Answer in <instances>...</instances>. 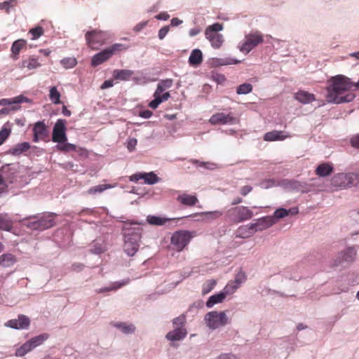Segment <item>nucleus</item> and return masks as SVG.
Returning a JSON list of instances; mask_svg holds the SVG:
<instances>
[{"instance_id":"nucleus-1","label":"nucleus","mask_w":359,"mask_h":359,"mask_svg":"<svg viewBox=\"0 0 359 359\" xmlns=\"http://www.w3.org/2000/svg\"><path fill=\"white\" fill-rule=\"evenodd\" d=\"M353 88V82L348 77L341 74L332 76L327 81V100L335 104L351 102L355 97Z\"/></svg>"},{"instance_id":"nucleus-2","label":"nucleus","mask_w":359,"mask_h":359,"mask_svg":"<svg viewBox=\"0 0 359 359\" xmlns=\"http://www.w3.org/2000/svg\"><path fill=\"white\" fill-rule=\"evenodd\" d=\"M127 49L128 47L122 43H114L95 54L92 58L91 65L97 67L109 60L114 55Z\"/></svg>"},{"instance_id":"nucleus-3","label":"nucleus","mask_w":359,"mask_h":359,"mask_svg":"<svg viewBox=\"0 0 359 359\" xmlns=\"http://www.w3.org/2000/svg\"><path fill=\"white\" fill-rule=\"evenodd\" d=\"M126 224L123 227L125 232V243L123 245L124 251L128 256H133L139 249V241L140 239V229H137L136 231H133L131 233L126 232L130 229L126 226Z\"/></svg>"},{"instance_id":"nucleus-4","label":"nucleus","mask_w":359,"mask_h":359,"mask_svg":"<svg viewBox=\"0 0 359 359\" xmlns=\"http://www.w3.org/2000/svg\"><path fill=\"white\" fill-rule=\"evenodd\" d=\"M195 236V231L187 230L177 231L171 236V245L175 250L181 252Z\"/></svg>"},{"instance_id":"nucleus-5","label":"nucleus","mask_w":359,"mask_h":359,"mask_svg":"<svg viewBox=\"0 0 359 359\" xmlns=\"http://www.w3.org/2000/svg\"><path fill=\"white\" fill-rule=\"evenodd\" d=\"M253 212L247 206L240 205L230 208L227 211L226 217L235 224L241 223L252 218Z\"/></svg>"},{"instance_id":"nucleus-6","label":"nucleus","mask_w":359,"mask_h":359,"mask_svg":"<svg viewBox=\"0 0 359 359\" xmlns=\"http://www.w3.org/2000/svg\"><path fill=\"white\" fill-rule=\"evenodd\" d=\"M263 41L264 37L261 32L258 31L251 32L245 35L244 42L239 47L240 50L248 54L259 44L262 43Z\"/></svg>"},{"instance_id":"nucleus-7","label":"nucleus","mask_w":359,"mask_h":359,"mask_svg":"<svg viewBox=\"0 0 359 359\" xmlns=\"http://www.w3.org/2000/svg\"><path fill=\"white\" fill-rule=\"evenodd\" d=\"M205 320L207 326L212 330L228 323V318L224 311H210L205 315Z\"/></svg>"},{"instance_id":"nucleus-8","label":"nucleus","mask_w":359,"mask_h":359,"mask_svg":"<svg viewBox=\"0 0 359 359\" xmlns=\"http://www.w3.org/2000/svg\"><path fill=\"white\" fill-rule=\"evenodd\" d=\"M55 224V215L45 214L37 220L28 221L26 225L33 230L43 231L53 227Z\"/></svg>"},{"instance_id":"nucleus-9","label":"nucleus","mask_w":359,"mask_h":359,"mask_svg":"<svg viewBox=\"0 0 359 359\" xmlns=\"http://www.w3.org/2000/svg\"><path fill=\"white\" fill-rule=\"evenodd\" d=\"M85 38L87 45L93 50H97L106 41L104 32L100 30L87 32Z\"/></svg>"},{"instance_id":"nucleus-10","label":"nucleus","mask_w":359,"mask_h":359,"mask_svg":"<svg viewBox=\"0 0 359 359\" xmlns=\"http://www.w3.org/2000/svg\"><path fill=\"white\" fill-rule=\"evenodd\" d=\"M66 123L65 119H58L55 123L52 134V140L56 143H62L67 142V136L66 134Z\"/></svg>"},{"instance_id":"nucleus-11","label":"nucleus","mask_w":359,"mask_h":359,"mask_svg":"<svg viewBox=\"0 0 359 359\" xmlns=\"http://www.w3.org/2000/svg\"><path fill=\"white\" fill-rule=\"evenodd\" d=\"M238 122L236 117L231 113L224 114L223 112H218L211 116L209 119V123L213 126L215 125H233Z\"/></svg>"},{"instance_id":"nucleus-12","label":"nucleus","mask_w":359,"mask_h":359,"mask_svg":"<svg viewBox=\"0 0 359 359\" xmlns=\"http://www.w3.org/2000/svg\"><path fill=\"white\" fill-rule=\"evenodd\" d=\"M356 251L353 248H348L345 250L340 252L336 259L334 260L333 265L339 266L344 262L350 263L355 259Z\"/></svg>"},{"instance_id":"nucleus-13","label":"nucleus","mask_w":359,"mask_h":359,"mask_svg":"<svg viewBox=\"0 0 359 359\" xmlns=\"http://www.w3.org/2000/svg\"><path fill=\"white\" fill-rule=\"evenodd\" d=\"M140 180H144V182L147 184H154L159 182V177L153 172H144V173H137L133 175L130 177V181L137 182Z\"/></svg>"},{"instance_id":"nucleus-14","label":"nucleus","mask_w":359,"mask_h":359,"mask_svg":"<svg viewBox=\"0 0 359 359\" xmlns=\"http://www.w3.org/2000/svg\"><path fill=\"white\" fill-rule=\"evenodd\" d=\"M30 324L29 318L24 315L18 316V319H12L7 321L5 323L6 327H9L14 329H27Z\"/></svg>"},{"instance_id":"nucleus-15","label":"nucleus","mask_w":359,"mask_h":359,"mask_svg":"<svg viewBox=\"0 0 359 359\" xmlns=\"http://www.w3.org/2000/svg\"><path fill=\"white\" fill-rule=\"evenodd\" d=\"M276 224V221L273 217L266 216L257 219L255 222L252 223L254 229L257 231L265 230Z\"/></svg>"},{"instance_id":"nucleus-16","label":"nucleus","mask_w":359,"mask_h":359,"mask_svg":"<svg viewBox=\"0 0 359 359\" xmlns=\"http://www.w3.org/2000/svg\"><path fill=\"white\" fill-rule=\"evenodd\" d=\"M41 66V65L39 62V58L34 55H31L22 60V61L18 65V68L22 70L24 69L32 70L39 68Z\"/></svg>"},{"instance_id":"nucleus-17","label":"nucleus","mask_w":359,"mask_h":359,"mask_svg":"<svg viewBox=\"0 0 359 359\" xmlns=\"http://www.w3.org/2000/svg\"><path fill=\"white\" fill-rule=\"evenodd\" d=\"M34 137L33 141L38 142L40 140H43L48 134L47 127L43 121L36 122L33 128Z\"/></svg>"},{"instance_id":"nucleus-18","label":"nucleus","mask_w":359,"mask_h":359,"mask_svg":"<svg viewBox=\"0 0 359 359\" xmlns=\"http://www.w3.org/2000/svg\"><path fill=\"white\" fill-rule=\"evenodd\" d=\"M290 137V135L285 134L283 131L272 130L264 134V140L267 142L283 141Z\"/></svg>"},{"instance_id":"nucleus-19","label":"nucleus","mask_w":359,"mask_h":359,"mask_svg":"<svg viewBox=\"0 0 359 359\" xmlns=\"http://www.w3.org/2000/svg\"><path fill=\"white\" fill-rule=\"evenodd\" d=\"M206 38L210 41L211 45L215 48H219L224 42L223 36L219 33H213L210 30L205 31Z\"/></svg>"},{"instance_id":"nucleus-20","label":"nucleus","mask_w":359,"mask_h":359,"mask_svg":"<svg viewBox=\"0 0 359 359\" xmlns=\"http://www.w3.org/2000/svg\"><path fill=\"white\" fill-rule=\"evenodd\" d=\"M256 232L252 223L247 225H242L236 230V237L246 238H250Z\"/></svg>"},{"instance_id":"nucleus-21","label":"nucleus","mask_w":359,"mask_h":359,"mask_svg":"<svg viewBox=\"0 0 359 359\" xmlns=\"http://www.w3.org/2000/svg\"><path fill=\"white\" fill-rule=\"evenodd\" d=\"M332 185L339 188L348 187V173H337L332 178Z\"/></svg>"},{"instance_id":"nucleus-22","label":"nucleus","mask_w":359,"mask_h":359,"mask_svg":"<svg viewBox=\"0 0 359 359\" xmlns=\"http://www.w3.org/2000/svg\"><path fill=\"white\" fill-rule=\"evenodd\" d=\"M294 98L302 104H309L316 100L315 95L307 91L299 90L294 94Z\"/></svg>"},{"instance_id":"nucleus-23","label":"nucleus","mask_w":359,"mask_h":359,"mask_svg":"<svg viewBox=\"0 0 359 359\" xmlns=\"http://www.w3.org/2000/svg\"><path fill=\"white\" fill-rule=\"evenodd\" d=\"M177 201L187 206H194L198 202V199L196 196L185 193L179 195L177 198Z\"/></svg>"},{"instance_id":"nucleus-24","label":"nucleus","mask_w":359,"mask_h":359,"mask_svg":"<svg viewBox=\"0 0 359 359\" xmlns=\"http://www.w3.org/2000/svg\"><path fill=\"white\" fill-rule=\"evenodd\" d=\"M187 332L185 328L177 327L174 330L169 332L166 334V338L170 341L181 340L184 338Z\"/></svg>"},{"instance_id":"nucleus-25","label":"nucleus","mask_w":359,"mask_h":359,"mask_svg":"<svg viewBox=\"0 0 359 359\" xmlns=\"http://www.w3.org/2000/svg\"><path fill=\"white\" fill-rule=\"evenodd\" d=\"M27 41L24 39H18L15 41L11 46V57L13 60L18 59V56L21 50L26 46Z\"/></svg>"},{"instance_id":"nucleus-26","label":"nucleus","mask_w":359,"mask_h":359,"mask_svg":"<svg viewBox=\"0 0 359 359\" xmlns=\"http://www.w3.org/2000/svg\"><path fill=\"white\" fill-rule=\"evenodd\" d=\"M154 100H153L152 101H151L149 104V107H151V109H156L158 105L164 102V101H166L169 99V97H170V93L169 92H166V93H159V94H156V92H155L154 93Z\"/></svg>"},{"instance_id":"nucleus-27","label":"nucleus","mask_w":359,"mask_h":359,"mask_svg":"<svg viewBox=\"0 0 359 359\" xmlns=\"http://www.w3.org/2000/svg\"><path fill=\"white\" fill-rule=\"evenodd\" d=\"M203 62V53L199 49H194L189 57V63L192 67H198Z\"/></svg>"},{"instance_id":"nucleus-28","label":"nucleus","mask_w":359,"mask_h":359,"mask_svg":"<svg viewBox=\"0 0 359 359\" xmlns=\"http://www.w3.org/2000/svg\"><path fill=\"white\" fill-rule=\"evenodd\" d=\"M133 74V71L130 69H115L113 72V77L116 80L128 81Z\"/></svg>"},{"instance_id":"nucleus-29","label":"nucleus","mask_w":359,"mask_h":359,"mask_svg":"<svg viewBox=\"0 0 359 359\" xmlns=\"http://www.w3.org/2000/svg\"><path fill=\"white\" fill-rule=\"evenodd\" d=\"M226 293L224 290L219 293L212 295L209 297L206 302V306L208 308L212 307L215 304L222 303L226 297Z\"/></svg>"},{"instance_id":"nucleus-30","label":"nucleus","mask_w":359,"mask_h":359,"mask_svg":"<svg viewBox=\"0 0 359 359\" xmlns=\"http://www.w3.org/2000/svg\"><path fill=\"white\" fill-rule=\"evenodd\" d=\"M16 261V257L11 253H5L0 257V265L3 267H10L13 266Z\"/></svg>"},{"instance_id":"nucleus-31","label":"nucleus","mask_w":359,"mask_h":359,"mask_svg":"<svg viewBox=\"0 0 359 359\" xmlns=\"http://www.w3.org/2000/svg\"><path fill=\"white\" fill-rule=\"evenodd\" d=\"M28 98L23 96L19 95L11 99L3 98L0 100L1 106L11 105L13 104H19L22 102H27Z\"/></svg>"},{"instance_id":"nucleus-32","label":"nucleus","mask_w":359,"mask_h":359,"mask_svg":"<svg viewBox=\"0 0 359 359\" xmlns=\"http://www.w3.org/2000/svg\"><path fill=\"white\" fill-rule=\"evenodd\" d=\"M333 171V168L327 163L320 164L316 170V173L320 177H326L330 175Z\"/></svg>"},{"instance_id":"nucleus-33","label":"nucleus","mask_w":359,"mask_h":359,"mask_svg":"<svg viewBox=\"0 0 359 359\" xmlns=\"http://www.w3.org/2000/svg\"><path fill=\"white\" fill-rule=\"evenodd\" d=\"M170 219L161 217L158 216L149 215L147 216V221L149 224L155 226L164 225Z\"/></svg>"},{"instance_id":"nucleus-34","label":"nucleus","mask_w":359,"mask_h":359,"mask_svg":"<svg viewBox=\"0 0 359 359\" xmlns=\"http://www.w3.org/2000/svg\"><path fill=\"white\" fill-rule=\"evenodd\" d=\"M293 210H294V211L292 212V210H286L285 208H279V209H277L274 212L273 215L271 217H273L274 218V219L276 222L278 219L284 218V217H287V215H289L290 213L294 214V213L297 212V210H294V209H293Z\"/></svg>"},{"instance_id":"nucleus-35","label":"nucleus","mask_w":359,"mask_h":359,"mask_svg":"<svg viewBox=\"0 0 359 359\" xmlns=\"http://www.w3.org/2000/svg\"><path fill=\"white\" fill-rule=\"evenodd\" d=\"M172 84H173V80L171 79L161 80L158 83V86H157V88H156V90L155 92H156V94L162 93L166 89H168L170 87H172Z\"/></svg>"},{"instance_id":"nucleus-36","label":"nucleus","mask_w":359,"mask_h":359,"mask_svg":"<svg viewBox=\"0 0 359 359\" xmlns=\"http://www.w3.org/2000/svg\"><path fill=\"white\" fill-rule=\"evenodd\" d=\"M223 215V212L219 210L210 211V212H204L201 213H196L194 215H191V216H198V215H204L205 217V219L207 220H214L221 217Z\"/></svg>"},{"instance_id":"nucleus-37","label":"nucleus","mask_w":359,"mask_h":359,"mask_svg":"<svg viewBox=\"0 0 359 359\" xmlns=\"http://www.w3.org/2000/svg\"><path fill=\"white\" fill-rule=\"evenodd\" d=\"M13 227V223L6 215H0V229L10 231Z\"/></svg>"},{"instance_id":"nucleus-38","label":"nucleus","mask_w":359,"mask_h":359,"mask_svg":"<svg viewBox=\"0 0 359 359\" xmlns=\"http://www.w3.org/2000/svg\"><path fill=\"white\" fill-rule=\"evenodd\" d=\"M48 338V334H42L29 340L33 349L42 344Z\"/></svg>"},{"instance_id":"nucleus-39","label":"nucleus","mask_w":359,"mask_h":359,"mask_svg":"<svg viewBox=\"0 0 359 359\" xmlns=\"http://www.w3.org/2000/svg\"><path fill=\"white\" fill-rule=\"evenodd\" d=\"M33 350V348L29 341L23 344L21 346L17 348L15 355L18 357L24 356L27 353Z\"/></svg>"},{"instance_id":"nucleus-40","label":"nucleus","mask_w":359,"mask_h":359,"mask_svg":"<svg viewBox=\"0 0 359 359\" xmlns=\"http://www.w3.org/2000/svg\"><path fill=\"white\" fill-rule=\"evenodd\" d=\"M112 186L111 184H100L97 186L93 187L87 191V194L90 195H95L100 194L104 190L111 189Z\"/></svg>"},{"instance_id":"nucleus-41","label":"nucleus","mask_w":359,"mask_h":359,"mask_svg":"<svg viewBox=\"0 0 359 359\" xmlns=\"http://www.w3.org/2000/svg\"><path fill=\"white\" fill-rule=\"evenodd\" d=\"M30 148V144L28 142H22L18 144L12 149V154L13 155H20L22 153L27 151Z\"/></svg>"},{"instance_id":"nucleus-42","label":"nucleus","mask_w":359,"mask_h":359,"mask_svg":"<svg viewBox=\"0 0 359 359\" xmlns=\"http://www.w3.org/2000/svg\"><path fill=\"white\" fill-rule=\"evenodd\" d=\"M128 283V281H123L121 283L115 282V283H112V285L110 287H103L102 289H100L99 290H97V292L102 293V292H105L116 290L118 288H121L122 286L126 285Z\"/></svg>"},{"instance_id":"nucleus-43","label":"nucleus","mask_w":359,"mask_h":359,"mask_svg":"<svg viewBox=\"0 0 359 359\" xmlns=\"http://www.w3.org/2000/svg\"><path fill=\"white\" fill-rule=\"evenodd\" d=\"M348 187L359 184V170L355 172L348 173Z\"/></svg>"},{"instance_id":"nucleus-44","label":"nucleus","mask_w":359,"mask_h":359,"mask_svg":"<svg viewBox=\"0 0 359 359\" xmlns=\"http://www.w3.org/2000/svg\"><path fill=\"white\" fill-rule=\"evenodd\" d=\"M56 148L57 150L60 151L69 152L70 151H74V149H76V146L73 144L65 142L62 143H58L56 145Z\"/></svg>"},{"instance_id":"nucleus-45","label":"nucleus","mask_w":359,"mask_h":359,"mask_svg":"<svg viewBox=\"0 0 359 359\" xmlns=\"http://www.w3.org/2000/svg\"><path fill=\"white\" fill-rule=\"evenodd\" d=\"M49 97L50 100L53 102V103L55 104L60 103V93L58 92L55 86L50 88Z\"/></svg>"},{"instance_id":"nucleus-46","label":"nucleus","mask_w":359,"mask_h":359,"mask_svg":"<svg viewBox=\"0 0 359 359\" xmlns=\"http://www.w3.org/2000/svg\"><path fill=\"white\" fill-rule=\"evenodd\" d=\"M60 62H61L62 65L65 69L73 68L77 64L76 59L73 57H65V58L62 59Z\"/></svg>"},{"instance_id":"nucleus-47","label":"nucleus","mask_w":359,"mask_h":359,"mask_svg":"<svg viewBox=\"0 0 359 359\" xmlns=\"http://www.w3.org/2000/svg\"><path fill=\"white\" fill-rule=\"evenodd\" d=\"M44 33L43 28L41 26H37L29 30V34L32 35V40H36L42 36Z\"/></svg>"},{"instance_id":"nucleus-48","label":"nucleus","mask_w":359,"mask_h":359,"mask_svg":"<svg viewBox=\"0 0 359 359\" xmlns=\"http://www.w3.org/2000/svg\"><path fill=\"white\" fill-rule=\"evenodd\" d=\"M252 90V86L250 83H243L240 85L237 89L236 93L238 95L248 94Z\"/></svg>"},{"instance_id":"nucleus-49","label":"nucleus","mask_w":359,"mask_h":359,"mask_svg":"<svg viewBox=\"0 0 359 359\" xmlns=\"http://www.w3.org/2000/svg\"><path fill=\"white\" fill-rule=\"evenodd\" d=\"M116 326L121 329V330L125 334H130L134 332L135 327L133 325H128L126 323H118Z\"/></svg>"},{"instance_id":"nucleus-50","label":"nucleus","mask_w":359,"mask_h":359,"mask_svg":"<svg viewBox=\"0 0 359 359\" xmlns=\"http://www.w3.org/2000/svg\"><path fill=\"white\" fill-rule=\"evenodd\" d=\"M240 287L234 280L230 281L224 288L226 294H233Z\"/></svg>"},{"instance_id":"nucleus-51","label":"nucleus","mask_w":359,"mask_h":359,"mask_svg":"<svg viewBox=\"0 0 359 359\" xmlns=\"http://www.w3.org/2000/svg\"><path fill=\"white\" fill-rule=\"evenodd\" d=\"M216 280H209L203 285L202 293L203 294H206L209 293L216 285Z\"/></svg>"},{"instance_id":"nucleus-52","label":"nucleus","mask_w":359,"mask_h":359,"mask_svg":"<svg viewBox=\"0 0 359 359\" xmlns=\"http://www.w3.org/2000/svg\"><path fill=\"white\" fill-rule=\"evenodd\" d=\"M106 250L105 247L102 244L97 242H93L90 252L93 254H101Z\"/></svg>"},{"instance_id":"nucleus-53","label":"nucleus","mask_w":359,"mask_h":359,"mask_svg":"<svg viewBox=\"0 0 359 359\" xmlns=\"http://www.w3.org/2000/svg\"><path fill=\"white\" fill-rule=\"evenodd\" d=\"M6 167L3 166L0 170V193L5 192L8 188V186L4 180V173Z\"/></svg>"},{"instance_id":"nucleus-54","label":"nucleus","mask_w":359,"mask_h":359,"mask_svg":"<svg viewBox=\"0 0 359 359\" xmlns=\"http://www.w3.org/2000/svg\"><path fill=\"white\" fill-rule=\"evenodd\" d=\"M11 134V130L6 128H2L0 130V145H1Z\"/></svg>"},{"instance_id":"nucleus-55","label":"nucleus","mask_w":359,"mask_h":359,"mask_svg":"<svg viewBox=\"0 0 359 359\" xmlns=\"http://www.w3.org/2000/svg\"><path fill=\"white\" fill-rule=\"evenodd\" d=\"M246 278L247 277L245 273L241 270L236 273L233 280L239 285H241V283L245 281Z\"/></svg>"},{"instance_id":"nucleus-56","label":"nucleus","mask_w":359,"mask_h":359,"mask_svg":"<svg viewBox=\"0 0 359 359\" xmlns=\"http://www.w3.org/2000/svg\"><path fill=\"white\" fill-rule=\"evenodd\" d=\"M223 29V25L222 24H220L219 22L214 23L213 25L209 26L206 28L205 31L210 30V32L213 33H218V32Z\"/></svg>"},{"instance_id":"nucleus-57","label":"nucleus","mask_w":359,"mask_h":359,"mask_svg":"<svg viewBox=\"0 0 359 359\" xmlns=\"http://www.w3.org/2000/svg\"><path fill=\"white\" fill-rule=\"evenodd\" d=\"M185 321H186V318H185V316L184 315H182L177 318H175L174 320H173V324L176 326H180V327H182L184 325L185 323Z\"/></svg>"},{"instance_id":"nucleus-58","label":"nucleus","mask_w":359,"mask_h":359,"mask_svg":"<svg viewBox=\"0 0 359 359\" xmlns=\"http://www.w3.org/2000/svg\"><path fill=\"white\" fill-rule=\"evenodd\" d=\"M137 141L135 138H130L127 142V148L130 151L135 150Z\"/></svg>"},{"instance_id":"nucleus-59","label":"nucleus","mask_w":359,"mask_h":359,"mask_svg":"<svg viewBox=\"0 0 359 359\" xmlns=\"http://www.w3.org/2000/svg\"><path fill=\"white\" fill-rule=\"evenodd\" d=\"M170 30L169 26H164L158 31V38L160 39H164L166 34L168 33Z\"/></svg>"},{"instance_id":"nucleus-60","label":"nucleus","mask_w":359,"mask_h":359,"mask_svg":"<svg viewBox=\"0 0 359 359\" xmlns=\"http://www.w3.org/2000/svg\"><path fill=\"white\" fill-rule=\"evenodd\" d=\"M252 190V187L250 185H246L241 188L240 193L242 196H245Z\"/></svg>"},{"instance_id":"nucleus-61","label":"nucleus","mask_w":359,"mask_h":359,"mask_svg":"<svg viewBox=\"0 0 359 359\" xmlns=\"http://www.w3.org/2000/svg\"><path fill=\"white\" fill-rule=\"evenodd\" d=\"M14 6V5H10V1H6L0 3V10H5L7 13L9 12V10L11 7Z\"/></svg>"},{"instance_id":"nucleus-62","label":"nucleus","mask_w":359,"mask_h":359,"mask_svg":"<svg viewBox=\"0 0 359 359\" xmlns=\"http://www.w3.org/2000/svg\"><path fill=\"white\" fill-rule=\"evenodd\" d=\"M352 147L359 149V134L354 135L351 139Z\"/></svg>"},{"instance_id":"nucleus-63","label":"nucleus","mask_w":359,"mask_h":359,"mask_svg":"<svg viewBox=\"0 0 359 359\" xmlns=\"http://www.w3.org/2000/svg\"><path fill=\"white\" fill-rule=\"evenodd\" d=\"M84 265L80 263H74L72 265L71 269L73 271L79 272L83 270Z\"/></svg>"},{"instance_id":"nucleus-64","label":"nucleus","mask_w":359,"mask_h":359,"mask_svg":"<svg viewBox=\"0 0 359 359\" xmlns=\"http://www.w3.org/2000/svg\"><path fill=\"white\" fill-rule=\"evenodd\" d=\"M219 359H238L237 357L231 353H225L219 355Z\"/></svg>"}]
</instances>
